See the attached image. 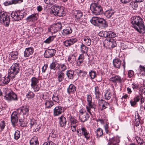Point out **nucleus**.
Segmentation results:
<instances>
[{
	"label": "nucleus",
	"mask_w": 145,
	"mask_h": 145,
	"mask_svg": "<svg viewBox=\"0 0 145 145\" xmlns=\"http://www.w3.org/2000/svg\"><path fill=\"white\" fill-rule=\"evenodd\" d=\"M131 23L133 27L140 33L145 32V26L142 19L138 16H135L131 18Z\"/></svg>",
	"instance_id": "nucleus-1"
},
{
	"label": "nucleus",
	"mask_w": 145,
	"mask_h": 145,
	"mask_svg": "<svg viewBox=\"0 0 145 145\" xmlns=\"http://www.w3.org/2000/svg\"><path fill=\"white\" fill-rule=\"evenodd\" d=\"M92 97L89 95H87V100L88 102L87 105L86 107L87 111L90 115L92 116V113L95 112L96 108V105L93 103L92 102Z\"/></svg>",
	"instance_id": "nucleus-2"
},
{
	"label": "nucleus",
	"mask_w": 145,
	"mask_h": 145,
	"mask_svg": "<svg viewBox=\"0 0 145 145\" xmlns=\"http://www.w3.org/2000/svg\"><path fill=\"white\" fill-rule=\"evenodd\" d=\"M18 65V64L17 63L13 64L11 67L10 69L8 70V80H7L6 82L10 81V78L14 77L15 75L19 72V69Z\"/></svg>",
	"instance_id": "nucleus-3"
},
{
	"label": "nucleus",
	"mask_w": 145,
	"mask_h": 145,
	"mask_svg": "<svg viewBox=\"0 0 145 145\" xmlns=\"http://www.w3.org/2000/svg\"><path fill=\"white\" fill-rule=\"evenodd\" d=\"M72 15L75 19V21L78 24H82L84 23V21L81 18L83 15L82 12L79 10H74L72 11Z\"/></svg>",
	"instance_id": "nucleus-4"
},
{
	"label": "nucleus",
	"mask_w": 145,
	"mask_h": 145,
	"mask_svg": "<svg viewBox=\"0 0 145 145\" xmlns=\"http://www.w3.org/2000/svg\"><path fill=\"white\" fill-rule=\"evenodd\" d=\"M90 9L93 13L95 15H98L103 12V9L101 7L95 3H92L90 5Z\"/></svg>",
	"instance_id": "nucleus-5"
},
{
	"label": "nucleus",
	"mask_w": 145,
	"mask_h": 145,
	"mask_svg": "<svg viewBox=\"0 0 145 145\" xmlns=\"http://www.w3.org/2000/svg\"><path fill=\"white\" fill-rule=\"evenodd\" d=\"M103 45L104 47L110 48L115 47L116 45V41L112 39H106L104 41Z\"/></svg>",
	"instance_id": "nucleus-6"
},
{
	"label": "nucleus",
	"mask_w": 145,
	"mask_h": 145,
	"mask_svg": "<svg viewBox=\"0 0 145 145\" xmlns=\"http://www.w3.org/2000/svg\"><path fill=\"white\" fill-rule=\"evenodd\" d=\"M77 133L79 137L83 135L87 139H88L89 138V133L84 127H82L81 128L78 129L77 130Z\"/></svg>",
	"instance_id": "nucleus-7"
},
{
	"label": "nucleus",
	"mask_w": 145,
	"mask_h": 145,
	"mask_svg": "<svg viewBox=\"0 0 145 145\" xmlns=\"http://www.w3.org/2000/svg\"><path fill=\"white\" fill-rule=\"evenodd\" d=\"M12 19L15 21H19L24 17L23 14L19 12L13 11L11 14Z\"/></svg>",
	"instance_id": "nucleus-8"
},
{
	"label": "nucleus",
	"mask_w": 145,
	"mask_h": 145,
	"mask_svg": "<svg viewBox=\"0 0 145 145\" xmlns=\"http://www.w3.org/2000/svg\"><path fill=\"white\" fill-rule=\"evenodd\" d=\"M79 117L81 121L84 122L87 120L89 117V116L87 112L84 110L81 109L79 111Z\"/></svg>",
	"instance_id": "nucleus-9"
},
{
	"label": "nucleus",
	"mask_w": 145,
	"mask_h": 145,
	"mask_svg": "<svg viewBox=\"0 0 145 145\" xmlns=\"http://www.w3.org/2000/svg\"><path fill=\"white\" fill-rule=\"evenodd\" d=\"M90 21L93 24L96 26L98 25L99 24L105 22V21L103 18L97 17H93Z\"/></svg>",
	"instance_id": "nucleus-10"
},
{
	"label": "nucleus",
	"mask_w": 145,
	"mask_h": 145,
	"mask_svg": "<svg viewBox=\"0 0 145 145\" xmlns=\"http://www.w3.org/2000/svg\"><path fill=\"white\" fill-rule=\"evenodd\" d=\"M64 112V109L63 107L60 106H57L54 109L53 115L54 116H57Z\"/></svg>",
	"instance_id": "nucleus-11"
},
{
	"label": "nucleus",
	"mask_w": 145,
	"mask_h": 145,
	"mask_svg": "<svg viewBox=\"0 0 145 145\" xmlns=\"http://www.w3.org/2000/svg\"><path fill=\"white\" fill-rule=\"evenodd\" d=\"M120 138L117 136L109 138L107 145H119Z\"/></svg>",
	"instance_id": "nucleus-12"
},
{
	"label": "nucleus",
	"mask_w": 145,
	"mask_h": 145,
	"mask_svg": "<svg viewBox=\"0 0 145 145\" xmlns=\"http://www.w3.org/2000/svg\"><path fill=\"white\" fill-rule=\"evenodd\" d=\"M56 52L55 49H49L46 50L44 54V56L46 58H49L54 56Z\"/></svg>",
	"instance_id": "nucleus-13"
},
{
	"label": "nucleus",
	"mask_w": 145,
	"mask_h": 145,
	"mask_svg": "<svg viewBox=\"0 0 145 145\" xmlns=\"http://www.w3.org/2000/svg\"><path fill=\"white\" fill-rule=\"evenodd\" d=\"M30 127L33 129L35 131H38L39 127L35 120L31 119L30 121Z\"/></svg>",
	"instance_id": "nucleus-14"
},
{
	"label": "nucleus",
	"mask_w": 145,
	"mask_h": 145,
	"mask_svg": "<svg viewBox=\"0 0 145 145\" xmlns=\"http://www.w3.org/2000/svg\"><path fill=\"white\" fill-rule=\"evenodd\" d=\"M18 113L16 112H13L11 116V121L12 124L14 125L18 122Z\"/></svg>",
	"instance_id": "nucleus-15"
},
{
	"label": "nucleus",
	"mask_w": 145,
	"mask_h": 145,
	"mask_svg": "<svg viewBox=\"0 0 145 145\" xmlns=\"http://www.w3.org/2000/svg\"><path fill=\"white\" fill-rule=\"evenodd\" d=\"M29 108L26 106H23L18 109L20 110V113L22 114L23 115L27 116L29 114Z\"/></svg>",
	"instance_id": "nucleus-16"
},
{
	"label": "nucleus",
	"mask_w": 145,
	"mask_h": 145,
	"mask_svg": "<svg viewBox=\"0 0 145 145\" xmlns=\"http://www.w3.org/2000/svg\"><path fill=\"white\" fill-rule=\"evenodd\" d=\"M34 52V49L31 47L27 48L24 52V56L27 57L31 55Z\"/></svg>",
	"instance_id": "nucleus-17"
},
{
	"label": "nucleus",
	"mask_w": 145,
	"mask_h": 145,
	"mask_svg": "<svg viewBox=\"0 0 145 145\" xmlns=\"http://www.w3.org/2000/svg\"><path fill=\"white\" fill-rule=\"evenodd\" d=\"M77 41L76 39L71 38L63 42V43L66 47H68L72 45Z\"/></svg>",
	"instance_id": "nucleus-18"
},
{
	"label": "nucleus",
	"mask_w": 145,
	"mask_h": 145,
	"mask_svg": "<svg viewBox=\"0 0 145 145\" xmlns=\"http://www.w3.org/2000/svg\"><path fill=\"white\" fill-rule=\"evenodd\" d=\"M38 14H33L28 16L27 18V20L29 22L35 21L38 19Z\"/></svg>",
	"instance_id": "nucleus-19"
},
{
	"label": "nucleus",
	"mask_w": 145,
	"mask_h": 145,
	"mask_svg": "<svg viewBox=\"0 0 145 145\" xmlns=\"http://www.w3.org/2000/svg\"><path fill=\"white\" fill-rule=\"evenodd\" d=\"M5 17L7 18V22H8V16L7 14L3 11H0V22H3L4 21V18Z\"/></svg>",
	"instance_id": "nucleus-20"
},
{
	"label": "nucleus",
	"mask_w": 145,
	"mask_h": 145,
	"mask_svg": "<svg viewBox=\"0 0 145 145\" xmlns=\"http://www.w3.org/2000/svg\"><path fill=\"white\" fill-rule=\"evenodd\" d=\"M22 2V0H12L9 1H6L4 3V5L7 6L12 4H15L18 3H20Z\"/></svg>",
	"instance_id": "nucleus-21"
},
{
	"label": "nucleus",
	"mask_w": 145,
	"mask_h": 145,
	"mask_svg": "<svg viewBox=\"0 0 145 145\" xmlns=\"http://www.w3.org/2000/svg\"><path fill=\"white\" fill-rule=\"evenodd\" d=\"M7 99L10 100H17L16 95L12 91L11 93H9V95H7Z\"/></svg>",
	"instance_id": "nucleus-22"
},
{
	"label": "nucleus",
	"mask_w": 145,
	"mask_h": 145,
	"mask_svg": "<svg viewBox=\"0 0 145 145\" xmlns=\"http://www.w3.org/2000/svg\"><path fill=\"white\" fill-rule=\"evenodd\" d=\"M66 74L67 77L70 79H72L76 81V78H74L75 75H74V71H73L69 70L67 71Z\"/></svg>",
	"instance_id": "nucleus-23"
},
{
	"label": "nucleus",
	"mask_w": 145,
	"mask_h": 145,
	"mask_svg": "<svg viewBox=\"0 0 145 145\" xmlns=\"http://www.w3.org/2000/svg\"><path fill=\"white\" fill-rule=\"evenodd\" d=\"M113 63L114 67L118 69L120 68L121 64V61L120 60L116 58L113 60Z\"/></svg>",
	"instance_id": "nucleus-24"
},
{
	"label": "nucleus",
	"mask_w": 145,
	"mask_h": 145,
	"mask_svg": "<svg viewBox=\"0 0 145 145\" xmlns=\"http://www.w3.org/2000/svg\"><path fill=\"white\" fill-rule=\"evenodd\" d=\"M59 9H60V7H59L54 6L51 8L50 11V13L51 14H54L56 16H57Z\"/></svg>",
	"instance_id": "nucleus-25"
},
{
	"label": "nucleus",
	"mask_w": 145,
	"mask_h": 145,
	"mask_svg": "<svg viewBox=\"0 0 145 145\" xmlns=\"http://www.w3.org/2000/svg\"><path fill=\"white\" fill-rule=\"evenodd\" d=\"M59 121L60 126L61 127L65 126L67 122L66 118L64 116H62L59 118Z\"/></svg>",
	"instance_id": "nucleus-26"
},
{
	"label": "nucleus",
	"mask_w": 145,
	"mask_h": 145,
	"mask_svg": "<svg viewBox=\"0 0 145 145\" xmlns=\"http://www.w3.org/2000/svg\"><path fill=\"white\" fill-rule=\"evenodd\" d=\"M140 119V116L138 112H137V113H135L134 122L135 124L137 126H138L139 125Z\"/></svg>",
	"instance_id": "nucleus-27"
},
{
	"label": "nucleus",
	"mask_w": 145,
	"mask_h": 145,
	"mask_svg": "<svg viewBox=\"0 0 145 145\" xmlns=\"http://www.w3.org/2000/svg\"><path fill=\"white\" fill-rule=\"evenodd\" d=\"M110 80L112 82H121L122 80L120 76L114 75H112V76L110 78Z\"/></svg>",
	"instance_id": "nucleus-28"
},
{
	"label": "nucleus",
	"mask_w": 145,
	"mask_h": 145,
	"mask_svg": "<svg viewBox=\"0 0 145 145\" xmlns=\"http://www.w3.org/2000/svg\"><path fill=\"white\" fill-rule=\"evenodd\" d=\"M44 102L45 108H51L54 105V102L50 100L47 101H44Z\"/></svg>",
	"instance_id": "nucleus-29"
},
{
	"label": "nucleus",
	"mask_w": 145,
	"mask_h": 145,
	"mask_svg": "<svg viewBox=\"0 0 145 145\" xmlns=\"http://www.w3.org/2000/svg\"><path fill=\"white\" fill-rule=\"evenodd\" d=\"M30 145H39V143L37 137H34L30 141Z\"/></svg>",
	"instance_id": "nucleus-30"
},
{
	"label": "nucleus",
	"mask_w": 145,
	"mask_h": 145,
	"mask_svg": "<svg viewBox=\"0 0 145 145\" xmlns=\"http://www.w3.org/2000/svg\"><path fill=\"white\" fill-rule=\"evenodd\" d=\"M38 82H32L31 86L35 91H38L40 88V86L38 84Z\"/></svg>",
	"instance_id": "nucleus-31"
},
{
	"label": "nucleus",
	"mask_w": 145,
	"mask_h": 145,
	"mask_svg": "<svg viewBox=\"0 0 145 145\" xmlns=\"http://www.w3.org/2000/svg\"><path fill=\"white\" fill-rule=\"evenodd\" d=\"M84 43L87 46H89L91 44V40L90 38L88 37L85 36L83 38Z\"/></svg>",
	"instance_id": "nucleus-32"
},
{
	"label": "nucleus",
	"mask_w": 145,
	"mask_h": 145,
	"mask_svg": "<svg viewBox=\"0 0 145 145\" xmlns=\"http://www.w3.org/2000/svg\"><path fill=\"white\" fill-rule=\"evenodd\" d=\"M140 99V97L139 96H137L133 99L131 100L130 101V103L131 105L132 106H134L136 103L138 102Z\"/></svg>",
	"instance_id": "nucleus-33"
},
{
	"label": "nucleus",
	"mask_w": 145,
	"mask_h": 145,
	"mask_svg": "<svg viewBox=\"0 0 145 145\" xmlns=\"http://www.w3.org/2000/svg\"><path fill=\"white\" fill-rule=\"evenodd\" d=\"M57 78L59 82L62 81L64 79L65 74L61 71H58L57 72Z\"/></svg>",
	"instance_id": "nucleus-34"
},
{
	"label": "nucleus",
	"mask_w": 145,
	"mask_h": 145,
	"mask_svg": "<svg viewBox=\"0 0 145 145\" xmlns=\"http://www.w3.org/2000/svg\"><path fill=\"white\" fill-rule=\"evenodd\" d=\"M114 13L113 10H106L105 13V16L108 18H110Z\"/></svg>",
	"instance_id": "nucleus-35"
},
{
	"label": "nucleus",
	"mask_w": 145,
	"mask_h": 145,
	"mask_svg": "<svg viewBox=\"0 0 145 145\" xmlns=\"http://www.w3.org/2000/svg\"><path fill=\"white\" fill-rule=\"evenodd\" d=\"M9 56L13 59H16L18 57V53L16 51L12 52L10 54Z\"/></svg>",
	"instance_id": "nucleus-36"
},
{
	"label": "nucleus",
	"mask_w": 145,
	"mask_h": 145,
	"mask_svg": "<svg viewBox=\"0 0 145 145\" xmlns=\"http://www.w3.org/2000/svg\"><path fill=\"white\" fill-rule=\"evenodd\" d=\"M99 106H102L103 109L107 108L109 104L103 100L100 101L99 102Z\"/></svg>",
	"instance_id": "nucleus-37"
},
{
	"label": "nucleus",
	"mask_w": 145,
	"mask_h": 145,
	"mask_svg": "<svg viewBox=\"0 0 145 145\" xmlns=\"http://www.w3.org/2000/svg\"><path fill=\"white\" fill-rule=\"evenodd\" d=\"M76 90L75 86L72 84H71L67 89V92L68 93H70L74 92Z\"/></svg>",
	"instance_id": "nucleus-38"
},
{
	"label": "nucleus",
	"mask_w": 145,
	"mask_h": 145,
	"mask_svg": "<svg viewBox=\"0 0 145 145\" xmlns=\"http://www.w3.org/2000/svg\"><path fill=\"white\" fill-rule=\"evenodd\" d=\"M72 30L70 27H68L67 28L63 30L62 32L63 35H65L69 34L72 32Z\"/></svg>",
	"instance_id": "nucleus-39"
},
{
	"label": "nucleus",
	"mask_w": 145,
	"mask_h": 145,
	"mask_svg": "<svg viewBox=\"0 0 145 145\" xmlns=\"http://www.w3.org/2000/svg\"><path fill=\"white\" fill-rule=\"evenodd\" d=\"M88 48L84 44H82L80 46V51L83 54L87 53Z\"/></svg>",
	"instance_id": "nucleus-40"
},
{
	"label": "nucleus",
	"mask_w": 145,
	"mask_h": 145,
	"mask_svg": "<svg viewBox=\"0 0 145 145\" xmlns=\"http://www.w3.org/2000/svg\"><path fill=\"white\" fill-rule=\"evenodd\" d=\"M110 31L108 32L106 31L100 32V33H99V34H101V37L105 38H110Z\"/></svg>",
	"instance_id": "nucleus-41"
},
{
	"label": "nucleus",
	"mask_w": 145,
	"mask_h": 145,
	"mask_svg": "<svg viewBox=\"0 0 145 145\" xmlns=\"http://www.w3.org/2000/svg\"><path fill=\"white\" fill-rule=\"evenodd\" d=\"M59 91H56L55 93L54 94L52 97L53 100L55 102H58L59 101V97L58 95Z\"/></svg>",
	"instance_id": "nucleus-42"
},
{
	"label": "nucleus",
	"mask_w": 145,
	"mask_h": 145,
	"mask_svg": "<svg viewBox=\"0 0 145 145\" xmlns=\"http://www.w3.org/2000/svg\"><path fill=\"white\" fill-rule=\"evenodd\" d=\"M70 121L71 123V126L76 127L77 126L78 122L76 119L71 117L70 119Z\"/></svg>",
	"instance_id": "nucleus-43"
},
{
	"label": "nucleus",
	"mask_w": 145,
	"mask_h": 145,
	"mask_svg": "<svg viewBox=\"0 0 145 145\" xmlns=\"http://www.w3.org/2000/svg\"><path fill=\"white\" fill-rule=\"evenodd\" d=\"M111 96V91L109 89L107 90L105 95V99L107 100L109 99Z\"/></svg>",
	"instance_id": "nucleus-44"
},
{
	"label": "nucleus",
	"mask_w": 145,
	"mask_h": 145,
	"mask_svg": "<svg viewBox=\"0 0 145 145\" xmlns=\"http://www.w3.org/2000/svg\"><path fill=\"white\" fill-rule=\"evenodd\" d=\"M103 130L100 128L97 129L96 131V133L97 137H101L103 134Z\"/></svg>",
	"instance_id": "nucleus-45"
},
{
	"label": "nucleus",
	"mask_w": 145,
	"mask_h": 145,
	"mask_svg": "<svg viewBox=\"0 0 145 145\" xmlns=\"http://www.w3.org/2000/svg\"><path fill=\"white\" fill-rule=\"evenodd\" d=\"M61 28V26L60 24H58L55 25L54 27H52L51 30H54H54V32H56L57 31L60 30Z\"/></svg>",
	"instance_id": "nucleus-46"
},
{
	"label": "nucleus",
	"mask_w": 145,
	"mask_h": 145,
	"mask_svg": "<svg viewBox=\"0 0 145 145\" xmlns=\"http://www.w3.org/2000/svg\"><path fill=\"white\" fill-rule=\"evenodd\" d=\"M45 3L50 6L54 5L57 1V0H44Z\"/></svg>",
	"instance_id": "nucleus-47"
},
{
	"label": "nucleus",
	"mask_w": 145,
	"mask_h": 145,
	"mask_svg": "<svg viewBox=\"0 0 145 145\" xmlns=\"http://www.w3.org/2000/svg\"><path fill=\"white\" fill-rule=\"evenodd\" d=\"M54 38L55 37L54 36H50L44 41V42L45 43L49 44L54 40Z\"/></svg>",
	"instance_id": "nucleus-48"
},
{
	"label": "nucleus",
	"mask_w": 145,
	"mask_h": 145,
	"mask_svg": "<svg viewBox=\"0 0 145 145\" xmlns=\"http://www.w3.org/2000/svg\"><path fill=\"white\" fill-rule=\"evenodd\" d=\"M12 91L10 89L7 88H5L3 90L4 93L5 94L4 97L6 99L7 95H9V93Z\"/></svg>",
	"instance_id": "nucleus-49"
},
{
	"label": "nucleus",
	"mask_w": 145,
	"mask_h": 145,
	"mask_svg": "<svg viewBox=\"0 0 145 145\" xmlns=\"http://www.w3.org/2000/svg\"><path fill=\"white\" fill-rule=\"evenodd\" d=\"M20 132L18 130H16L14 134V138L16 140H17L20 137Z\"/></svg>",
	"instance_id": "nucleus-50"
},
{
	"label": "nucleus",
	"mask_w": 145,
	"mask_h": 145,
	"mask_svg": "<svg viewBox=\"0 0 145 145\" xmlns=\"http://www.w3.org/2000/svg\"><path fill=\"white\" fill-rule=\"evenodd\" d=\"M84 59V55L83 54H81L79 56L77 60V63H79L80 64L82 63Z\"/></svg>",
	"instance_id": "nucleus-51"
},
{
	"label": "nucleus",
	"mask_w": 145,
	"mask_h": 145,
	"mask_svg": "<svg viewBox=\"0 0 145 145\" xmlns=\"http://www.w3.org/2000/svg\"><path fill=\"white\" fill-rule=\"evenodd\" d=\"M7 18H6V17H5V18H4V21L3 22H1V23H2L5 26H8L9 25L10 22V19L9 16L8 22H7Z\"/></svg>",
	"instance_id": "nucleus-52"
},
{
	"label": "nucleus",
	"mask_w": 145,
	"mask_h": 145,
	"mask_svg": "<svg viewBox=\"0 0 145 145\" xmlns=\"http://www.w3.org/2000/svg\"><path fill=\"white\" fill-rule=\"evenodd\" d=\"M138 2L133 1L131 2L130 5L131 6L132 8L134 9H136L138 7Z\"/></svg>",
	"instance_id": "nucleus-53"
},
{
	"label": "nucleus",
	"mask_w": 145,
	"mask_h": 145,
	"mask_svg": "<svg viewBox=\"0 0 145 145\" xmlns=\"http://www.w3.org/2000/svg\"><path fill=\"white\" fill-rule=\"evenodd\" d=\"M59 11L58 12V14L57 16L59 17L63 16L65 15V13H64V10L62 8H60V9L59 10Z\"/></svg>",
	"instance_id": "nucleus-54"
},
{
	"label": "nucleus",
	"mask_w": 145,
	"mask_h": 145,
	"mask_svg": "<svg viewBox=\"0 0 145 145\" xmlns=\"http://www.w3.org/2000/svg\"><path fill=\"white\" fill-rule=\"evenodd\" d=\"M142 84L140 85L139 84H138V83L135 84L134 83L132 84V87L133 89H137L139 88L142 89Z\"/></svg>",
	"instance_id": "nucleus-55"
},
{
	"label": "nucleus",
	"mask_w": 145,
	"mask_h": 145,
	"mask_svg": "<svg viewBox=\"0 0 145 145\" xmlns=\"http://www.w3.org/2000/svg\"><path fill=\"white\" fill-rule=\"evenodd\" d=\"M95 97L98 99L99 98V88L98 87H95Z\"/></svg>",
	"instance_id": "nucleus-56"
},
{
	"label": "nucleus",
	"mask_w": 145,
	"mask_h": 145,
	"mask_svg": "<svg viewBox=\"0 0 145 145\" xmlns=\"http://www.w3.org/2000/svg\"><path fill=\"white\" fill-rule=\"evenodd\" d=\"M58 66V68L60 70H61L60 71L62 72L66 69V67L64 64H60Z\"/></svg>",
	"instance_id": "nucleus-57"
},
{
	"label": "nucleus",
	"mask_w": 145,
	"mask_h": 145,
	"mask_svg": "<svg viewBox=\"0 0 145 145\" xmlns=\"http://www.w3.org/2000/svg\"><path fill=\"white\" fill-rule=\"evenodd\" d=\"M89 76L91 79H94L96 77L95 72L93 71H91L89 72Z\"/></svg>",
	"instance_id": "nucleus-58"
},
{
	"label": "nucleus",
	"mask_w": 145,
	"mask_h": 145,
	"mask_svg": "<svg viewBox=\"0 0 145 145\" xmlns=\"http://www.w3.org/2000/svg\"><path fill=\"white\" fill-rule=\"evenodd\" d=\"M135 138L137 142L139 145L140 144H143V143L144 142L143 140L139 137L136 136L135 137Z\"/></svg>",
	"instance_id": "nucleus-59"
},
{
	"label": "nucleus",
	"mask_w": 145,
	"mask_h": 145,
	"mask_svg": "<svg viewBox=\"0 0 145 145\" xmlns=\"http://www.w3.org/2000/svg\"><path fill=\"white\" fill-rule=\"evenodd\" d=\"M27 97L29 98H31L35 96L34 93L31 91H29L26 95Z\"/></svg>",
	"instance_id": "nucleus-60"
},
{
	"label": "nucleus",
	"mask_w": 145,
	"mask_h": 145,
	"mask_svg": "<svg viewBox=\"0 0 145 145\" xmlns=\"http://www.w3.org/2000/svg\"><path fill=\"white\" fill-rule=\"evenodd\" d=\"M5 126V123L4 121H1L0 123V128L2 130Z\"/></svg>",
	"instance_id": "nucleus-61"
},
{
	"label": "nucleus",
	"mask_w": 145,
	"mask_h": 145,
	"mask_svg": "<svg viewBox=\"0 0 145 145\" xmlns=\"http://www.w3.org/2000/svg\"><path fill=\"white\" fill-rule=\"evenodd\" d=\"M50 135L52 137L55 138L57 136V133L55 131H52Z\"/></svg>",
	"instance_id": "nucleus-62"
},
{
	"label": "nucleus",
	"mask_w": 145,
	"mask_h": 145,
	"mask_svg": "<svg viewBox=\"0 0 145 145\" xmlns=\"http://www.w3.org/2000/svg\"><path fill=\"white\" fill-rule=\"evenodd\" d=\"M42 98L43 100L44 101H47L50 100L49 96L46 95H43V97Z\"/></svg>",
	"instance_id": "nucleus-63"
},
{
	"label": "nucleus",
	"mask_w": 145,
	"mask_h": 145,
	"mask_svg": "<svg viewBox=\"0 0 145 145\" xmlns=\"http://www.w3.org/2000/svg\"><path fill=\"white\" fill-rule=\"evenodd\" d=\"M139 69L141 72H145V67L140 65L139 67Z\"/></svg>",
	"instance_id": "nucleus-64"
}]
</instances>
